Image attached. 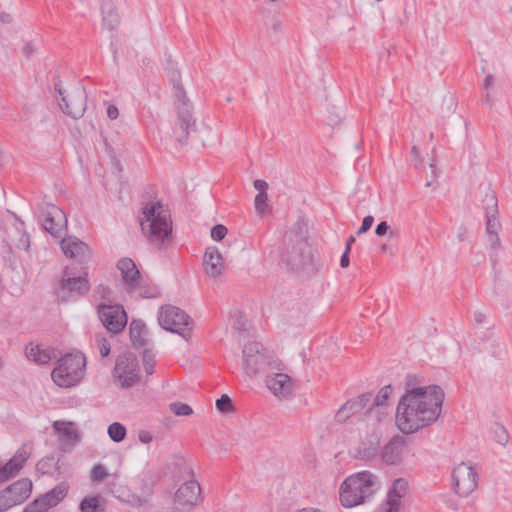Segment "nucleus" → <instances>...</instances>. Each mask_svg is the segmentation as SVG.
<instances>
[{"instance_id":"17","label":"nucleus","mask_w":512,"mask_h":512,"mask_svg":"<svg viewBox=\"0 0 512 512\" xmlns=\"http://www.w3.org/2000/svg\"><path fill=\"white\" fill-rule=\"evenodd\" d=\"M408 491V482L404 478H397L389 488L385 502L381 505L378 512H398L401 499Z\"/></svg>"},{"instance_id":"40","label":"nucleus","mask_w":512,"mask_h":512,"mask_svg":"<svg viewBox=\"0 0 512 512\" xmlns=\"http://www.w3.org/2000/svg\"><path fill=\"white\" fill-rule=\"evenodd\" d=\"M143 364H144V369H145V372L147 373V375H152L154 372L155 357L148 350H145L143 352Z\"/></svg>"},{"instance_id":"58","label":"nucleus","mask_w":512,"mask_h":512,"mask_svg":"<svg viewBox=\"0 0 512 512\" xmlns=\"http://www.w3.org/2000/svg\"><path fill=\"white\" fill-rule=\"evenodd\" d=\"M349 252L350 251H344L340 258V265L343 268H346L349 265Z\"/></svg>"},{"instance_id":"24","label":"nucleus","mask_w":512,"mask_h":512,"mask_svg":"<svg viewBox=\"0 0 512 512\" xmlns=\"http://www.w3.org/2000/svg\"><path fill=\"white\" fill-rule=\"evenodd\" d=\"M485 202L486 232L488 234V237L492 235H498L497 232L500 227V223L497 218V198L494 194H487Z\"/></svg>"},{"instance_id":"61","label":"nucleus","mask_w":512,"mask_h":512,"mask_svg":"<svg viewBox=\"0 0 512 512\" xmlns=\"http://www.w3.org/2000/svg\"><path fill=\"white\" fill-rule=\"evenodd\" d=\"M474 320H475V322H476V323H478V324H482V323H484V322H485V320H486V316H485V314H483L482 312H480V311H476V312L474 313Z\"/></svg>"},{"instance_id":"11","label":"nucleus","mask_w":512,"mask_h":512,"mask_svg":"<svg viewBox=\"0 0 512 512\" xmlns=\"http://www.w3.org/2000/svg\"><path fill=\"white\" fill-rule=\"evenodd\" d=\"M90 290V282L85 276H71L69 268L65 267L63 270L62 278L59 282V288L57 290V298L61 302H67L69 300V294H75L76 296H84Z\"/></svg>"},{"instance_id":"59","label":"nucleus","mask_w":512,"mask_h":512,"mask_svg":"<svg viewBox=\"0 0 512 512\" xmlns=\"http://www.w3.org/2000/svg\"><path fill=\"white\" fill-rule=\"evenodd\" d=\"M12 15L7 12L0 13V22L3 24H9L12 22Z\"/></svg>"},{"instance_id":"29","label":"nucleus","mask_w":512,"mask_h":512,"mask_svg":"<svg viewBox=\"0 0 512 512\" xmlns=\"http://www.w3.org/2000/svg\"><path fill=\"white\" fill-rule=\"evenodd\" d=\"M173 476L178 480L194 478L191 463L183 457H175L173 460Z\"/></svg>"},{"instance_id":"2","label":"nucleus","mask_w":512,"mask_h":512,"mask_svg":"<svg viewBox=\"0 0 512 512\" xmlns=\"http://www.w3.org/2000/svg\"><path fill=\"white\" fill-rule=\"evenodd\" d=\"M140 226L148 240L162 246L170 240L172 221L169 210L160 202L146 203L142 209Z\"/></svg>"},{"instance_id":"44","label":"nucleus","mask_w":512,"mask_h":512,"mask_svg":"<svg viewBox=\"0 0 512 512\" xmlns=\"http://www.w3.org/2000/svg\"><path fill=\"white\" fill-rule=\"evenodd\" d=\"M227 228L222 224H217L211 229V238L215 241H221L227 235Z\"/></svg>"},{"instance_id":"12","label":"nucleus","mask_w":512,"mask_h":512,"mask_svg":"<svg viewBox=\"0 0 512 512\" xmlns=\"http://www.w3.org/2000/svg\"><path fill=\"white\" fill-rule=\"evenodd\" d=\"M452 482L455 493L467 497L477 487V475L471 466L462 462L453 469Z\"/></svg>"},{"instance_id":"41","label":"nucleus","mask_w":512,"mask_h":512,"mask_svg":"<svg viewBox=\"0 0 512 512\" xmlns=\"http://www.w3.org/2000/svg\"><path fill=\"white\" fill-rule=\"evenodd\" d=\"M492 354L496 358H501L506 352V344L500 339L494 340L491 343Z\"/></svg>"},{"instance_id":"28","label":"nucleus","mask_w":512,"mask_h":512,"mask_svg":"<svg viewBox=\"0 0 512 512\" xmlns=\"http://www.w3.org/2000/svg\"><path fill=\"white\" fill-rule=\"evenodd\" d=\"M129 334L133 347L141 348L146 345V337L148 331L145 323L142 320H133L130 323Z\"/></svg>"},{"instance_id":"48","label":"nucleus","mask_w":512,"mask_h":512,"mask_svg":"<svg viewBox=\"0 0 512 512\" xmlns=\"http://www.w3.org/2000/svg\"><path fill=\"white\" fill-rule=\"evenodd\" d=\"M373 222H374L373 216L368 215V216L364 217L363 221H362V225L359 228V230L357 231V234L360 235V234L366 233L372 227Z\"/></svg>"},{"instance_id":"14","label":"nucleus","mask_w":512,"mask_h":512,"mask_svg":"<svg viewBox=\"0 0 512 512\" xmlns=\"http://www.w3.org/2000/svg\"><path fill=\"white\" fill-rule=\"evenodd\" d=\"M98 315L103 326L112 333L122 331L127 324L126 312L120 305L101 304L98 306Z\"/></svg>"},{"instance_id":"16","label":"nucleus","mask_w":512,"mask_h":512,"mask_svg":"<svg viewBox=\"0 0 512 512\" xmlns=\"http://www.w3.org/2000/svg\"><path fill=\"white\" fill-rule=\"evenodd\" d=\"M66 493V488L62 485H58L44 495L35 499L33 502L29 503L25 507L24 512H46L50 508L58 505V503L64 499Z\"/></svg>"},{"instance_id":"60","label":"nucleus","mask_w":512,"mask_h":512,"mask_svg":"<svg viewBox=\"0 0 512 512\" xmlns=\"http://www.w3.org/2000/svg\"><path fill=\"white\" fill-rule=\"evenodd\" d=\"M467 235V228L465 226H460L458 229L457 238L459 241H464Z\"/></svg>"},{"instance_id":"6","label":"nucleus","mask_w":512,"mask_h":512,"mask_svg":"<svg viewBox=\"0 0 512 512\" xmlns=\"http://www.w3.org/2000/svg\"><path fill=\"white\" fill-rule=\"evenodd\" d=\"M158 322L163 329L178 334L186 341L191 337L193 321L184 310L176 306L166 305L161 307Z\"/></svg>"},{"instance_id":"35","label":"nucleus","mask_w":512,"mask_h":512,"mask_svg":"<svg viewBox=\"0 0 512 512\" xmlns=\"http://www.w3.org/2000/svg\"><path fill=\"white\" fill-rule=\"evenodd\" d=\"M170 81L173 84L174 88V96L176 99L181 101L182 99H185V91L183 89V86L180 83V73L177 70H172L169 75Z\"/></svg>"},{"instance_id":"31","label":"nucleus","mask_w":512,"mask_h":512,"mask_svg":"<svg viewBox=\"0 0 512 512\" xmlns=\"http://www.w3.org/2000/svg\"><path fill=\"white\" fill-rule=\"evenodd\" d=\"M379 439L362 441L357 449V456L363 460H372L378 454Z\"/></svg>"},{"instance_id":"4","label":"nucleus","mask_w":512,"mask_h":512,"mask_svg":"<svg viewBox=\"0 0 512 512\" xmlns=\"http://www.w3.org/2000/svg\"><path fill=\"white\" fill-rule=\"evenodd\" d=\"M282 260L291 270L296 272L312 275L318 271L312 249L307 240L300 234L289 237V243L282 254Z\"/></svg>"},{"instance_id":"9","label":"nucleus","mask_w":512,"mask_h":512,"mask_svg":"<svg viewBox=\"0 0 512 512\" xmlns=\"http://www.w3.org/2000/svg\"><path fill=\"white\" fill-rule=\"evenodd\" d=\"M243 365L246 373L252 377L265 370L270 364L267 350L259 342H250L242 350Z\"/></svg>"},{"instance_id":"22","label":"nucleus","mask_w":512,"mask_h":512,"mask_svg":"<svg viewBox=\"0 0 512 512\" xmlns=\"http://www.w3.org/2000/svg\"><path fill=\"white\" fill-rule=\"evenodd\" d=\"M183 481L184 483L175 493V501L181 505L193 506L200 496V485L194 478Z\"/></svg>"},{"instance_id":"46","label":"nucleus","mask_w":512,"mask_h":512,"mask_svg":"<svg viewBox=\"0 0 512 512\" xmlns=\"http://www.w3.org/2000/svg\"><path fill=\"white\" fill-rule=\"evenodd\" d=\"M136 297L139 298H154L157 295L156 290H148L142 286V282L140 286L137 288L136 292L133 293Z\"/></svg>"},{"instance_id":"19","label":"nucleus","mask_w":512,"mask_h":512,"mask_svg":"<svg viewBox=\"0 0 512 512\" xmlns=\"http://www.w3.org/2000/svg\"><path fill=\"white\" fill-rule=\"evenodd\" d=\"M371 399V393H364L355 399L348 400L336 413V420L338 422H345L352 415L362 412L363 410L367 411ZM364 413L366 414L367 412Z\"/></svg>"},{"instance_id":"55","label":"nucleus","mask_w":512,"mask_h":512,"mask_svg":"<svg viewBox=\"0 0 512 512\" xmlns=\"http://www.w3.org/2000/svg\"><path fill=\"white\" fill-rule=\"evenodd\" d=\"M107 116L111 120H115L119 116L118 108L115 105H109L107 108Z\"/></svg>"},{"instance_id":"21","label":"nucleus","mask_w":512,"mask_h":512,"mask_svg":"<svg viewBox=\"0 0 512 512\" xmlns=\"http://www.w3.org/2000/svg\"><path fill=\"white\" fill-rule=\"evenodd\" d=\"M267 388L279 398H287L292 394V380L284 373L267 375L265 379Z\"/></svg>"},{"instance_id":"26","label":"nucleus","mask_w":512,"mask_h":512,"mask_svg":"<svg viewBox=\"0 0 512 512\" xmlns=\"http://www.w3.org/2000/svg\"><path fill=\"white\" fill-rule=\"evenodd\" d=\"M25 355L29 361L38 365L48 364L52 359L56 358V352L53 349L43 348L33 343H29L25 347Z\"/></svg>"},{"instance_id":"1","label":"nucleus","mask_w":512,"mask_h":512,"mask_svg":"<svg viewBox=\"0 0 512 512\" xmlns=\"http://www.w3.org/2000/svg\"><path fill=\"white\" fill-rule=\"evenodd\" d=\"M417 377L406 376V392L396 412V425L404 434H412L435 422L441 413L444 391L438 385L416 386Z\"/></svg>"},{"instance_id":"13","label":"nucleus","mask_w":512,"mask_h":512,"mask_svg":"<svg viewBox=\"0 0 512 512\" xmlns=\"http://www.w3.org/2000/svg\"><path fill=\"white\" fill-rule=\"evenodd\" d=\"M176 108L178 113V121L174 127V135L181 144L187 142L190 131L194 129L195 119L192 115V106L185 96V99L179 101L176 99Z\"/></svg>"},{"instance_id":"62","label":"nucleus","mask_w":512,"mask_h":512,"mask_svg":"<svg viewBox=\"0 0 512 512\" xmlns=\"http://www.w3.org/2000/svg\"><path fill=\"white\" fill-rule=\"evenodd\" d=\"M23 52L27 55V56H30L34 53V47L32 44L30 43H27L24 48H23Z\"/></svg>"},{"instance_id":"36","label":"nucleus","mask_w":512,"mask_h":512,"mask_svg":"<svg viewBox=\"0 0 512 512\" xmlns=\"http://www.w3.org/2000/svg\"><path fill=\"white\" fill-rule=\"evenodd\" d=\"M103 13V25L107 27L109 30H113L118 24V17L115 10L112 7H109L107 10L102 8Z\"/></svg>"},{"instance_id":"54","label":"nucleus","mask_w":512,"mask_h":512,"mask_svg":"<svg viewBox=\"0 0 512 512\" xmlns=\"http://www.w3.org/2000/svg\"><path fill=\"white\" fill-rule=\"evenodd\" d=\"M138 437H139V440L144 444L150 443L153 439L151 433L148 431H145V430L140 431L138 434Z\"/></svg>"},{"instance_id":"34","label":"nucleus","mask_w":512,"mask_h":512,"mask_svg":"<svg viewBox=\"0 0 512 512\" xmlns=\"http://www.w3.org/2000/svg\"><path fill=\"white\" fill-rule=\"evenodd\" d=\"M108 435L114 442H121L126 436V428L119 422H114L108 427Z\"/></svg>"},{"instance_id":"43","label":"nucleus","mask_w":512,"mask_h":512,"mask_svg":"<svg viewBox=\"0 0 512 512\" xmlns=\"http://www.w3.org/2000/svg\"><path fill=\"white\" fill-rule=\"evenodd\" d=\"M268 200L267 193H258L255 196L254 205L258 213L263 214L266 208V202Z\"/></svg>"},{"instance_id":"45","label":"nucleus","mask_w":512,"mask_h":512,"mask_svg":"<svg viewBox=\"0 0 512 512\" xmlns=\"http://www.w3.org/2000/svg\"><path fill=\"white\" fill-rule=\"evenodd\" d=\"M96 341L101 357H107L110 354L111 349L109 341L104 337H97Z\"/></svg>"},{"instance_id":"39","label":"nucleus","mask_w":512,"mask_h":512,"mask_svg":"<svg viewBox=\"0 0 512 512\" xmlns=\"http://www.w3.org/2000/svg\"><path fill=\"white\" fill-rule=\"evenodd\" d=\"M216 408L222 413H229L234 410L232 400L226 394H223L216 400Z\"/></svg>"},{"instance_id":"63","label":"nucleus","mask_w":512,"mask_h":512,"mask_svg":"<svg viewBox=\"0 0 512 512\" xmlns=\"http://www.w3.org/2000/svg\"><path fill=\"white\" fill-rule=\"evenodd\" d=\"M355 242V237L354 236H350L347 240V243H346V248H345V251H350L351 249V245Z\"/></svg>"},{"instance_id":"15","label":"nucleus","mask_w":512,"mask_h":512,"mask_svg":"<svg viewBox=\"0 0 512 512\" xmlns=\"http://www.w3.org/2000/svg\"><path fill=\"white\" fill-rule=\"evenodd\" d=\"M62 96L60 107L62 111L74 119L81 118L86 110V93L82 87H77L72 94L64 96L61 88H56Z\"/></svg>"},{"instance_id":"3","label":"nucleus","mask_w":512,"mask_h":512,"mask_svg":"<svg viewBox=\"0 0 512 512\" xmlns=\"http://www.w3.org/2000/svg\"><path fill=\"white\" fill-rule=\"evenodd\" d=\"M377 477L370 471H361L347 477L340 486L342 506L352 508L364 503L378 489Z\"/></svg>"},{"instance_id":"52","label":"nucleus","mask_w":512,"mask_h":512,"mask_svg":"<svg viewBox=\"0 0 512 512\" xmlns=\"http://www.w3.org/2000/svg\"><path fill=\"white\" fill-rule=\"evenodd\" d=\"M389 230V225L387 224L386 221H381L377 226H376V229H375V234L377 236H384L387 234Z\"/></svg>"},{"instance_id":"56","label":"nucleus","mask_w":512,"mask_h":512,"mask_svg":"<svg viewBox=\"0 0 512 512\" xmlns=\"http://www.w3.org/2000/svg\"><path fill=\"white\" fill-rule=\"evenodd\" d=\"M488 238H489L491 249L497 250L500 248V239H499L498 235H492V236H489Z\"/></svg>"},{"instance_id":"38","label":"nucleus","mask_w":512,"mask_h":512,"mask_svg":"<svg viewBox=\"0 0 512 512\" xmlns=\"http://www.w3.org/2000/svg\"><path fill=\"white\" fill-rule=\"evenodd\" d=\"M495 83V77L491 74L487 75L484 79V89L486 91L485 96L483 98V103L488 105L490 108L493 106V99L490 94V88L493 87Z\"/></svg>"},{"instance_id":"30","label":"nucleus","mask_w":512,"mask_h":512,"mask_svg":"<svg viewBox=\"0 0 512 512\" xmlns=\"http://www.w3.org/2000/svg\"><path fill=\"white\" fill-rule=\"evenodd\" d=\"M29 453L24 447L19 448L14 456L9 459L8 462L4 464V466L12 473L15 477L19 471L22 469L24 463L28 460Z\"/></svg>"},{"instance_id":"10","label":"nucleus","mask_w":512,"mask_h":512,"mask_svg":"<svg viewBox=\"0 0 512 512\" xmlns=\"http://www.w3.org/2000/svg\"><path fill=\"white\" fill-rule=\"evenodd\" d=\"M32 482L24 478L20 479L0 492V512L23 503L31 494Z\"/></svg>"},{"instance_id":"8","label":"nucleus","mask_w":512,"mask_h":512,"mask_svg":"<svg viewBox=\"0 0 512 512\" xmlns=\"http://www.w3.org/2000/svg\"><path fill=\"white\" fill-rule=\"evenodd\" d=\"M39 220L43 229L54 238H62L67 229V217L61 208L54 204L39 206Z\"/></svg>"},{"instance_id":"20","label":"nucleus","mask_w":512,"mask_h":512,"mask_svg":"<svg viewBox=\"0 0 512 512\" xmlns=\"http://www.w3.org/2000/svg\"><path fill=\"white\" fill-rule=\"evenodd\" d=\"M61 239V249L67 257L77 259L81 263L90 259L91 252L86 243L76 237H62Z\"/></svg>"},{"instance_id":"51","label":"nucleus","mask_w":512,"mask_h":512,"mask_svg":"<svg viewBox=\"0 0 512 512\" xmlns=\"http://www.w3.org/2000/svg\"><path fill=\"white\" fill-rule=\"evenodd\" d=\"M14 476L12 473L0 462V484L10 480Z\"/></svg>"},{"instance_id":"53","label":"nucleus","mask_w":512,"mask_h":512,"mask_svg":"<svg viewBox=\"0 0 512 512\" xmlns=\"http://www.w3.org/2000/svg\"><path fill=\"white\" fill-rule=\"evenodd\" d=\"M254 188L258 190V193H267L268 184L265 180L257 179L254 181Z\"/></svg>"},{"instance_id":"64","label":"nucleus","mask_w":512,"mask_h":512,"mask_svg":"<svg viewBox=\"0 0 512 512\" xmlns=\"http://www.w3.org/2000/svg\"><path fill=\"white\" fill-rule=\"evenodd\" d=\"M412 152L416 154L417 151H416V147L415 146L412 147Z\"/></svg>"},{"instance_id":"32","label":"nucleus","mask_w":512,"mask_h":512,"mask_svg":"<svg viewBox=\"0 0 512 512\" xmlns=\"http://www.w3.org/2000/svg\"><path fill=\"white\" fill-rule=\"evenodd\" d=\"M103 498L99 495L85 497L79 505L80 512H104Z\"/></svg>"},{"instance_id":"25","label":"nucleus","mask_w":512,"mask_h":512,"mask_svg":"<svg viewBox=\"0 0 512 512\" xmlns=\"http://www.w3.org/2000/svg\"><path fill=\"white\" fill-rule=\"evenodd\" d=\"M203 262L206 273L211 277L219 276L224 269L222 255L215 247L206 249Z\"/></svg>"},{"instance_id":"49","label":"nucleus","mask_w":512,"mask_h":512,"mask_svg":"<svg viewBox=\"0 0 512 512\" xmlns=\"http://www.w3.org/2000/svg\"><path fill=\"white\" fill-rule=\"evenodd\" d=\"M95 294L102 299H109L112 294V290L106 285L99 284L95 289Z\"/></svg>"},{"instance_id":"50","label":"nucleus","mask_w":512,"mask_h":512,"mask_svg":"<svg viewBox=\"0 0 512 512\" xmlns=\"http://www.w3.org/2000/svg\"><path fill=\"white\" fill-rule=\"evenodd\" d=\"M232 327L234 330H237V331H246L247 330V320L244 317L239 316L238 318L235 319Z\"/></svg>"},{"instance_id":"7","label":"nucleus","mask_w":512,"mask_h":512,"mask_svg":"<svg viewBox=\"0 0 512 512\" xmlns=\"http://www.w3.org/2000/svg\"><path fill=\"white\" fill-rule=\"evenodd\" d=\"M114 384L121 389H129L141 380L140 366L137 357L132 353H124L116 358L112 370Z\"/></svg>"},{"instance_id":"42","label":"nucleus","mask_w":512,"mask_h":512,"mask_svg":"<svg viewBox=\"0 0 512 512\" xmlns=\"http://www.w3.org/2000/svg\"><path fill=\"white\" fill-rule=\"evenodd\" d=\"M106 476H107V471L103 465L97 464L92 468V471H91L92 481L99 482V481L103 480Z\"/></svg>"},{"instance_id":"57","label":"nucleus","mask_w":512,"mask_h":512,"mask_svg":"<svg viewBox=\"0 0 512 512\" xmlns=\"http://www.w3.org/2000/svg\"><path fill=\"white\" fill-rule=\"evenodd\" d=\"M497 429L500 431L498 442L500 444L504 445L508 441V436H507L506 430L502 426L497 427Z\"/></svg>"},{"instance_id":"27","label":"nucleus","mask_w":512,"mask_h":512,"mask_svg":"<svg viewBox=\"0 0 512 512\" xmlns=\"http://www.w3.org/2000/svg\"><path fill=\"white\" fill-rule=\"evenodd\" d=\"M53 429L67 444L74 445L79 440L78 430L72 422L55 421Z\"/></svg>"},{"instance_id":"18","label":"nucleus","mask_w":512,"mask_h":512,"mask_svg":"<svg viewBox=\"0 0 512 512\" xmlns=\"http://www.w3.org/2000/svg\"><path fill=\"white\" fill-rule=\"evenodd\" d=\"M117 268L121 272L126 291L136 292L141 283V276L134 261L130 258H122L117 262Z\"/></svg>"},{"instance_id":"33","label":"nucleus","mask_w":512,"mask_h":512,"mask_svg":"<svg viewBox=\"0 0 512 512\" xmlns=\"http://www.w3.org/2000/svg\"><path fill=\"white\" fill-rule=\"evenodd\" d=\"M392 391L393 389L391 385H386L381 388L373 401L371 400L366 412H371L375 407H385Z\"/></svg>"},{"instance_id":"47","label":"nucleus","mask_w":512,"mask_h":512,"mask_svg":"<svg viewBox=\"0 0 512 512\" xmlns=\"http://www.w3.org/2000/svg\"><path fill=\"white\" fill-rule=\"evenodd\" d=\"M15 246L20 250H27L30 246V237L27 233L20 234L15 242Z\"/></svg>"},{"instance_id":"5","label":"nucleus","mask_w":512,"mask_h":512,"mask_svg":"<svg viewBox=\"0 0 512 512\" xmlns=\"http://www.w3.org/2000/svg\"><path fill=\"white\" fill-rule=\"evenodd\" d=\"M85 357L80 353H68L58 360L51 377L60 387H71L80 382L84 376Z\"/></svg>"},{"instance_id":"23","label":"nucleus","mask_w":512,"mask_h":512,"mask_svg":"<svg viewBox=\"0 0 512 512\" xmlns=\"http://www.w3.org/2000/svg\"><path fill=\"white\" fill-rule=\"evenodd\" d=\"M405 440L394 436L381 450V459L386 464H397L401 461Z\"/></svg>"},{"instance_id":"37","label":"nucleus","mask_w":512,"mask_h":512,"mask_svg":"<svg viewBox=\"0 0 512 512\" xmlns=\"http://www.w3.org/2000/svg\"><path fill=\"white\" fill-rule=\"evenodd\" d=\"M169 408L176 416H190L193 413L192 408L188 404L179 401L172 402Z\"/></svg>"}]
</instances>
